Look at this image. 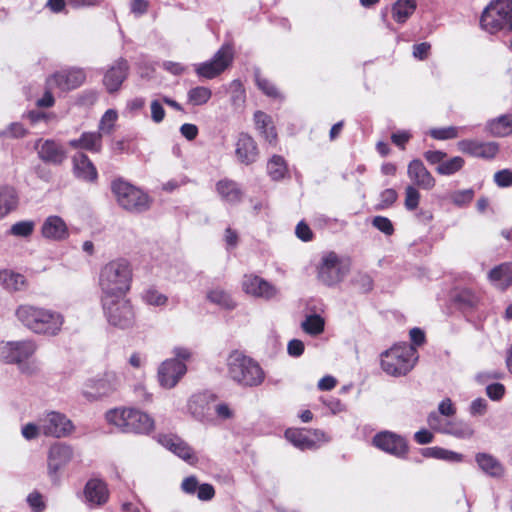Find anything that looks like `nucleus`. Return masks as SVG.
Returning a JSON list of instances; mask_svg holds the SVG:
<instances>
[{
    "label": "nucleus",
    "instance_id": "a878e982",
    "mask_svg": "<svg viewBox=\"0 0 512 512\" xmlns=\"http://www.w3.org/2000/svg\"><path fill=\"white\" fill-rule=\"evenodd\" d=\"M128 74V63L124 59L117 60L105 73L103 84L109 93L117 91Z\"/></svg>",
    "mask_w": 512,
    "mask_h": 512
},
{
    "label": "nucleus",
    "instance_id": "de8ad7c7",
    "mask_svg": "<svg viewBox=\"0 0 512 512\" xmlns=\"http://www.w3.org/2000/svg\"><path fill=\"white\" fill-rule=\"evenodd\" d=\"M441 416L442 415L436 411H433L428 415L427 423L432 430L446 434V427L448 426L449 420L442 419Z\"/></svg>",
    "mask_w": 512,
    "mask_h": 512
},
{
    "label": "nucleus",
    "instance_id": "6e6d98bb",
    "mask_svg": "<svg viewBox=\"0 0 512 512\" xmlns=\"http://www.w3.org/2000/svg\"><path fill=\"white\" fill-rule=\"evenodd\" d=\"M487 396L493 401H499L505 394V387L501 383H493L486 387Z\"/></svg>",
    "mask_w": 512,
    "mask_h": 512
},
{
    "label": "nucleus",
    "instance_id": "f704fd0d",
    "mask_svg": "<svg viewBox=\"0 0 512 512\" xmlns=\"http://www.w3.org/2000/svg\"><path fill=\"white\" fill-rule=\"evenodd\" d=\"M18 203V197L14 189L0 188V219L13 211Z\"/></svg>",
    "mask_w": 512,
    "mask_h": 512
},
{
    "label": "nucleus",
    "instance_id": "f03ea898",
    "mask_svg": "<svg viewBox=\"0 0 512 512\" xmlns=\"http://www.w3.org/2000/svg\"><path fill=\"white\" fill-rule=\"evenodd\" d=\"M133 278L131 264L124 258L106 263L99 273V286L102 298L126 296Z\"/></svg>",
    "mask_w": 512,
    "mask_h": 512
},
{
    "label": "nucleus",
    "instance_id": "20e7f679",
    "mask_svg": "<svg viewBox=\"0 0 512 512\" xmlns=\"http://www.w3.org/2000/svg\"><path fill=\"white\" fill-rule=\"evenodd\" d=\"M229 377L243 386H258L265 378L264 371L253 359L234 351L227 358Z\"/></svg>",
    "mask_w": 512,
    "mask_h": 512
},
{
    "label": "nucleus",
    "instance_id": "a211bd4d",
    "mask_svg": "<svg viewBox=\"0 0 512 512\" xmlns=\"http://www.w3.org/2000/svg\"><path fill=\"white\" fill-rule=\"evenodd\" d=\"M242 287L245 293L265 300H271L279 293V289L276 286L253 274L244 276Z\"/></svg>",
    "mask_w": 512,
    "mask_h": 512
},
{
    "label": "nucleus",
    "instance_id": "2f4dec72",
    "mask_svg": "<svg viewBox=\"0 0 512 512\" xmlns=\"http://www.w3.org/2000/svg\"><path fill=\"white\" fill-rule=\"evenodd\" d=\"M417 8L416 0H397L392 6V17L398 23H405Z\"/></svg>",
    "mask_w": 512,
    "mask_h": 512
},
{
    "label": "nucleus",
    "instance_id": "1a4fd4ad",
    "mask_svg": "<svg viewBox=\"0 0 512 512\" xmlns=\"http://www.w3.org/2000/svg\"><path fill=\"white\" fill-rule=\"evenodd\" d=\"M104 316L109 325L118 329L132 328L136 322V312L126 296L102 298Z\"/></svg>",
    "mask_w": 512,
    "mask_h": 512
},
{
    "label": "nucleus",
    "instance_id": "6e6552de",
    "mask_svg": "<svg viewBox=\"0 0 512 512\" xmlns=\"http://www.w3.org/2000/svg\"><path fill=\"white\" fill-rule=\"evenodd\" d=\"M36 349L37 346L32 340L2 341L0 342V361L6 364H17L22 372L32 374L38 366L34 361L30 364L24 362L33 356Z\"/></svg>",
    "mask_w": 512,
    "mask_h": 512
},
{
    "label": "nucleus",
    "instance_id": "f257e3e1",
    "mask_svg": "<svg viewBox=\"0 0 512 512\" xmlns=\"http://www.w3.org/2000/svg\"><path fill=\"white\" fill-rule=\"evenodd\" d=\"M17 320L36 334L57 335L63 325V316L51 309L21 304L15 310Z\"/></svg>",
    "mask_w": 512,
    "mask_h": 512
},
{
    "label": "nucleus",
    "instance_id": "603ef678",
    "mask_svg": "<svg viewBox=\"0 0 512 512\" xmlns=\"http://www.w3.org/2000/svg\"><path fill=\"white\" fill-rule=\"evenodd\" d=\"M26 133L27 131L22 124L14 122L7 128L0 130V138H22Z\"/></svg>",
    "mask_w": 512,
    "mask_h": 512
},
{
    "label": "nucleus",
    "instance_id": "5fc2aeb1",
    "mask_svg": "<svg viewBox=\"0 0 512 512\" xmlns=\"http://www.w3.org/2000/svg\"><path fill=\"white\" fill-rule=\"evenodd\" d=\"M494 182L499 187H510L512 186V171L509 169H503L494 174Z\"/></svg>",
    "mask_w": 512,
    "mask_h": 512
},
{
    "label": "nucleus",
    "instance_id": "5701e85b",
    "mask_svg": "<svg viewBox=\"0 0 512 512\" xmlns=\"http://www.w3.org/2000/svg\"><path fill=\"white\" fill-rule=\"evenodd\" d=\"M235 155L237 160L245 165L254 163L259 155L258 147L254 139L246 134H239L235 143Z\"/></svg>",
    "mask_w": 512,
    "mask_h": 512
},
{
    "label": "nucleus",
    "instance_id": "a19ab883",
    "mask_svg": "<svg viewBox=\"0 0 512 512\" xmlns=\"http://www.w3.org/2000/svg\"><path fill=\"white\" fill-rule=\"evenodd\" d=\"M189 412L199 421L206 418L209 405L202 396H193L188 403Z\"/></svg>",
    "mask_w": 512,
    "mask_h": 512
},
{
    "label": "nucleus",
    "instance_id": "8fccbe9b",
    "mask_svg": "<svg viewBox=\"0 0 512 512\" xmlns=\"http://www.w3.org/2000/svg\"><path fill=\"white\" fill-rule=\"evenodd\" d=\"M256 84L258 88L267 96L272 98L280 97V93L277 88L268 79L262 77L260 74H256Z\"/></svg>",
    "mask_w": 512,
    "mask_h": 512
},
{
    "label": "nucleus",
    "instance_id": "4be33fe9",
    "mask_svg": "<svg viewBox=\"0 0 512 512\" xmlns=\"http://www.w3.org/2000/svg\"><path fill=\"white\" fill-rule=\"evenodd\" d=\"M407 175L414 187L431 190L436 184L435 178L427 170L421 160L415 159L408 164Z\"/></svg>",
    "mask_w": 512,
    "mask_h": 512
},
{
    "label": "nucleus",
    "instance_id": "4d7b16f0",
    "mask_svg": "<svg viewBox=\"0 0 512 512\" xmlns=\"http://www.w3.org/2000/svg\"><path fill=\"white\" fill-rule=\"evenodd\" d=\"M21 433L26 440H33L37 438L39 434L42 433L40 423L38 425L34 423H27L22 427Z\"/></svg>",
    "mask_w": 512,
    "mask_h": 512
},
{
    "label": "nucleus",
    "instance_id": "ea45409f",
    "mask_svg": "<svg viewBox=\"0 0 512 512\" xmlns=\"http://www.w3.org/2000/svg\"><path fill=\"white\" fill-rule=\"evenodd\" d=\"M325 321L318 314L308 315L301 323L302 329L309 335L316 336L324 331Z\"/></svg>",
    "mask_w": 512,
    "mask_h": 512
},
{
    "label": "nucleus",
    "instance_id": "09e8293b",
    "mask_svg": "<svg viewBox=\"0 0 512 512\" xmlns=\"http://www.w3.org/2000/svg\"><path fill=\"white\" fill-rule=\"evenodd\" d=\"M474 191L472 189L458 190L450 193L449 199L452 203L458 206H463L472 201Z\"/></svg>",
    "mask_w": 512,
    "mask_h": 512
},
{
    "label": "nucleus",
    "instance_id": "052dcab7",
    "mask_svg": "<svg viewBox=\"0 0 512 512\" xmlns=\"http://www.w3.org/2000/svg\"><path fill=\"white\" fill-rule=\"evenodd\" d=\"M254 119H255L256 128L259 131H262V130L266 129V127L273 125L271 117L262 111H257L254 114Z\"/></svg>",
    "mask_w": 512,
    "mask_h": 512
},
{
    "label": "nucleus",
    "instance_id": "49530a36",
    "mask_svg": "<svg viewBox=\"0 0 512 512\" xmlns=\"http://www.w3.org/2000/svg\"><path fill=\"white\" fill-rule=\"evenodd\" d=\"M42 235L51 240H61L68 236L67 226H42Z\"/></svg>",
    "mask_w": 512,
    "mask_h": 512
},
{
    "label": "nucleus",
    "instance_id": "bb28decb",
    "mask_svg": "<svg viewBox=\"0 0 512 512\" xmlns=\"http://www.w3.org/2000/svg\"><path fill=\"white\" fill-rule=\"evenodd\" d=\"M216 192L219 197L230 204H236L242 200L243 192L233 180L222 179L216 183Z\"/></svg>",
    "mask_w": 512,
    "mask_h": 512
},
{
    "label": "nucleus",
    "instance_id": "3c124183",
    "mask_svg": "<svg viewBox=\"0 0 512 512\" xmlns=\"http://www.w3.org/2000/svg\"><path fill=\"white\" fill-rule=\"evenodd\" d=\"M429 134L437 140L454 139L458 136V128L454 126L434 128L429 131Z\"/></svg>",
    "mask_w": 512,
    "mask_h": 512
},
{
    "label": "nucleus",
    "instance_id": "c03bdc74",
    "mask_svg": "<svg viewBox=\"0 0 512 512\" xmlns=\"http://www.w3.org/2000/svg\"><path fill=\"white\" fill-rule=\"evenodd\" d=\"M456 301L463 308H472L478 303L479 298L472 290L462 289L458 292Z\"/></svg>",
    "mask_w": 512,
    "mask_h": 512
},
{
    "label": "nucleus",
    "instance_id": "4c0bfd02",
    "mask_svg": "<svg viewBox=\"0 0 512 512\" xmlns=\"http://www.w3.org/2000/svg\"><path fill=\"white\" fill-rule=\"evenodd\" d=\"M446 430V434L463 439L471 438L474 435L472 426L463 420H449Z\"/></svg>",
    "mask_w": 512,
    "mask_h": 512
},
{
    "label": "nucleus",
    "instance_id": "13d9d810",
    "mask_svg": "<svg viewBox=\"0 0 512 512\" xmlns=\"http://www.w3.org/2000/svg\"><path fill=\"white\" fill-rule=\"evenodd\" d=\"M487 410V401L483 398H477L472 401L469 412L473 416L484 415Z\"/></svg>",
    "mask_w": 512,
    "mask_h": 512
},
{
    "label": "nucleus",
    "instance_id": "39448f33",
    "mask_svg": "<svg viewBox=\"0 0 512 512\" xmlns=\"http://www.w3.org/2000/svg\"><path fill=\"white\" fill-rule=\"evenodd\" d=\"M417 360L416 348L402 343L381 353V368L388 375L403 376L412 370Z\"/></svg>",
    "mask_w": 512,
    "mask_h": 512
},
{
    "label": "nucleus",
    "instance_id": "cd10ccee",
    "mask_svg": "<svg viewBox=\"0 0 512 512\" xmlns=\"http://www.w3.org/2000/svg\"><path fill=\"white\" fill-rule=\"evenodd\" d=\"M74 149H84L92 153H99L102 149V134L100 132H84L78 139L69 141Z\"/></svg>",
    "mask_w": 512,
    "mask_h": 512
},
{
    "label": "nucleus",
    "instance_id": "4468645a",
    "mask_svg": "<svg viewBox=\"0 0 512 512\" xmlns=\"http://www.w3.org/2000/svg\"><path fill=\"white\" fill-rule=\"evenodd\" d=\"M40 428L45 436L63 438L70 435L74 426L64 414L50 411L39 418Z\"/></svg>",
    "mask_w": 512,
    "mask_h": 512
},
{
    "label": "nucleus",
    "instance_id": "774afa93",
    "mask_svg": "<svg viewBox=\"0 0 512 512\" xmlns=\"http://www.w3.org/2000/svg\"><path fill=\"white\" fill-rule=\"evenodd\" d=\"M180 133L187 140L192 141L198 135V127L195 124L185 123L180 127Z\"/></svg>",
    "mask_w": 512,
    "mask_h": 512
},
{
    "label": "nucleus",
    "instance_id": "f3484780",
    "mask_svg": "<svg viewBox=\"0 0 512 512\" xmlns=\"http://www.w3.org/2000/svg\"><path fill=\"white\" fill-rule=\"evenodd\" d=\"M186 371L185 363L175 359H167L158 368V382L161 387L171 389L177 385Z\"/></svg>",
    "mask_w": 512,
    "mask_h": 512
},
{
    "label": "nucleus",
    "instance_id": "e433bc0d",
    "mask_svg": "<svg viewBox=\"0 0 512 512\" xmlns=\"http://www.w3.org/2000/svg\"><path fill=\"white\" fill-rule=\"evenodd\" d=\"M207 299L223 309H233L236 304L231 295L222 288H214L207 294Z\"/></svg>",
    "mask_w": 512,
    "mask_h": 512
},
{
    "label": "nucleus",
    "instance_id": "b1692460",
    "mask_svg": "<svg viewBox=\"0 0 512 512\" xmlns=\"http://www.w3.org/2000/svg\"><path fill=\"white\" fill-rule=\"evenodd\" d=\"M458 148L463 153L484 159L494 158L499 150L495 142H480L476 140H462L458 143Z\"/></svg>",
    "mask_w": 512,
    "mask_h": 512
},
{
    "label": "nucleus",
    "instance_id": "f8f14e48",
    "mask_svg": "<svg viewBox=\"0 0 512 512\" xmlns=\"http://www.w3.org/2000/svg\"><path fill=\"white\" fill-rule=\"evenodd\" d=\"M233 61V49L230 45H223L211 60L195 65V72L199 77L213 79L220 75Z\"/></svg>",
    "mask_w": 512,
    "mask_h": 512
},
{
    "label": "nucleus",
    "instance_id": "37998d69",
    "mask_svg": "<svg viewBox=\"0 0 512 512\" xmlns=\"http://www.w3.org/2000/svg\"><path fill=\"white\" fill-rule=\"evenodd\" d=\"M117 117H118V114L115 110H113V109L107 110L100 120V123L98 126V128H99L98 132H100L102 135L110 134L113 130V127L115 125Z\"/></svg>",
    "mask_w": 512,
    "mask_h": 512
},
{
    "label": "nucleus",
    "instance_id": "72a5a7b5",
    "mask_svg": "<svg viewBox=\"0 0 512 512\" xmlns=\"http://www.w3.org/2000/svg\"><path fill=\"white\" fill-rule=\"evenodd\" d=\"M489 132L496 137H505L512 133V114L501 115L487 123Z\"/></svg>",
    "mask_w": 512,
    "mask_h": 512
},
{
    "label": "nucleus",
    "instance_id": "a18cd8bd",
    "mask_svg": "<svg viewBox=\"0 0 512 512\" xmlns=\"http://www.w3.org/2000/svg\"><path fill=\"white\" fill-rule=\"evenodd\" d=\"M143 301L151 306H164L166 305L168 298L166 295L158 292L155 289H148L142 295Z\"/></svg>",
    "mask_w": 512,
    "mask_h": 512
},
{
    "label": "nucleus",
    "instance_id": "2eb2a0df",
    "mask_svg": "<svg viewBox=\"0 0 512 512\" xmlns=\"http://www.w3.org/2000/svg\"><path fill=\"white\" fill-rule=\"evenodd\" d=\"M86 80V74L83 69L72 68L59 71L46 80L49 89L58 88L61 91H69L78 88Z\"/></svg>",
    "mask_w": 512,
    "mask_h": 512
},
{
    "label": "nucleus",
    "instance_id": "412c9836",
    "mask_svg": "<svg viewBox=\"0 0 512 512\" xmlns=\"http://www.w3.org/2000/svg\"><path fill=\"white\" fill-rule=\"evenodd\" d=\"M285 437L290 443L301 450L315 449L317 442L327 441L325 433L320 430L309 433L299 429H288L285 432Z\"/></svg>",
    "mask_w": 512,
    "mask_h": 512
},
{
    "label": "nucleus",
    "instance_id": "7ed1b4c3",
    "mask_svg": "<svg viewBox=\"0 0 512 512\" xmlns=\"http://www.w3.org/2000/svg\"><path fill=\"white\" fill-rule=\"evenodd\" d=\"M105 420L125 433L148 434L154 429V419L149 414L131 407L110 409Z\"/></svg>",
    "mask_w": 512,
    "mask_h": 512
},
{
    "label": "nucleus",
    "instance_id": "c9c22d12",
    "mask_svg": "<svg viewBox=\"0 0 512 512\" xmlns=\"http://www.w3.org/2000/svg\"><path fill=\"white\" fill-rule=\"evenodd\" d=\"M267 172L274 181L283 179L288 173L284 158L279 155L272 156L267 163Z\"/></svg>",
    "mask_w": 512,
    "mask_h": 512
},
{
    "label": "nucleus",
    "instance_id": "0e129e2a",
    "mask_svg": "<svg viewBox=\"0 0 512 512\" xmlns=\"http://www.w3.org/2000/svg\"><path fill=\"white\" fill-rule=\"evenodd\" d=\"M148 0H131L130 10L136 16L144 15L148 11Z\"/></svg>",
    "mask_w": 512,
    "mask_h": 512
},
{
    "label": "nucleus",
    "instance_id": "6ab92c4d",
    "mask_svg": "<svg viewBox=\"0 0 512 512\" xmlns=\"http://www.w3.org/2000/svg\"><path fill=\"white\" fill-rule=\"evenodd\" d=\"M84 502L90 508L103 506L109 499V489L107 484L98 478H92L87 481L83 490Z\"/></svg>",
    "mask_w": 512,
    "mask_h": 512
},
{
    "label": "nucleus",
    "instance_id": "c756f323",
    "mask_svg": "<svg viewBox=\"0 0 512 512\" xmlns=\"http://www.w3.org/2000/svg\"><path fill=\"white\" fill-rule=\"evenodd\" d=\"M488 276L495 287L502 290L506 289L512 284V263L507 262L500 264L493 268Z\"/></svg>",
    "mask_w": 512,
    "mask_h": 512
},
{
    "label": "nucleus",
    "instance_id": "9d476101",
    "mask_svg": "<svg viewBox=\"0 0 512 512\" xmlns=\"http://www.w3.org/2000/svg\"><path fill=\"white\" fill-rule=\"evenodd\" d=\"M350 259L330 251L323 253L317 267L318 279L327 286H332L344 279L350 271Z\"/></svg>",
    "mask_w": 512,
    "mask_h": 512
},
{
    "label": "nucleus",
    "instance_id": "c85d7f7f",
    "mask_svg": "<svg viewBox=\"0 0 512 512\" xmlns=\"http://www.w3.org/2000/svg\"><path fill=\"white\" fill-rule=\"evenodd\" d=\"M74 172L78 178L85 181H94L97 178V170L91 160L84 153H76L73 156Z\"/></svg>",
    "mask_w": 512,
    "mask_h": 512
},
{
    "label": "nucleus",
    "instance_id": "69168bd1",
    "mask_svg": "<svg viewBox=\"0 0 512 512\" xmlns=\"http://www.w3.org/2000/svg\"><path fill=\"white\" fill-rule=\"evenodd\" d=\"M199 483L196 477L189 476L182 481V490L187 494H194L198 491Z\"/></svg>",
    "mask_w": 512,
    "mask_h": 512
},
{
    "label": "nucleus",
    "instance_id": "ddd939ff",
    "mask_svg": "<svg viewBox=\"0 0 512 512\" xmlns=\"http://www.w3.org/2000/svg\"><path fill=\"white\" fill-rule=\"evenodd\" d=\"M73 449L65 443L53 444L47 454V473L53 483L59 481V472L73 459Z\"/></svg>",
    "mask_w": 512,
    "mask_h": 512
},
{
    "label": "nucleus",
    "instance_id": "dca6fc26",
    "mask_svg": "<svg viewBox=\"0 0 512 512\" xmlns=\"http://www.w3.org/2000/svg\"><path fill=\"white\" fill-rule=\"evenodd\" d=\"M373 444L378 449L395 457L403 458L408 452L406 440L390 431H383L373 437Z\"/></svg>",
    "mask_w": 512,
    "mask_h": 512
},
{
    "label": "nucleus",
    "instance_id": "0eeeda50",
    "mask_svg": "<svg viewBox=\"0 0 512 512\" xmlns=\"http://www.w3.org/2000/svg\"><path fill=\"white\" fill-rule=\"evenodd\" d=\"M481 28L490 34L512 31V0H492L483 10Z\"/></svg>",
    "mask_w": 512,
    "mask_h": 512
},
{
    "label": "nucleus",
    "instance_id": "9b49d317",
    "mask_svg": "<svg viewBox=\"0 0 512 512\" xmlns=\"http://www.w3.org/2000/svg\"><path fill=\"white\" fill-rule=\"evenodd\" d=\"M120 382L115 372H106L100 378L88 380L82 388V395L88 401H96L115 392Z\"/></svg>",
    "mask_w": 512,
    "mask_h": 512
},
{
    "label": "nucleus",
    "instance_id": "338daca9",
    "mask_svg": "<svg viewBox=\"0 0 512 512\" xmlns=\"http://www.w3.org/2000/svg\"><path fill=\"white\" fill-rule=\"evenodd\" d=\"M165 117L163 106L157 100L151 103V118L155 123H160Z\"/></svg>",
    "mask_w": 512,
    "mask_h": 512
},
{
    "label": "nucleus",
    "instance_id": "bf43d9fd",
    "mask_svg": "<svg viewBox=\"0 0 512 512\" xmlns=\"http://www.w3.org/2000/svg\"><path fill=\"white\" fill-rule=\"evenodd\" d=\"M445 417H451L456 413V408L450 398H445L438 405V412Z\"/></svg>",
    "mask_w": 512,
    "mask_h": 512
},
{
    "label": "nucleus",
    "instance_id": "7c9ffc66",
    "mask_svg": "<svg viewBox=\"0 0 512 512\" xmlns=\"http://www.w3.org/2000/svg\"><path fill=\"white\" fill-rule=\"evenodd\" d=\"M475 461L484 473L492 477H500L504 473L502 464L491 454L477 453Z\"/></svg>",
    "mask_w": 512,
    "mask_h": 512
},
{
    "label": "nucleus",
    "instance_id": "79ce46f5",
    "mask_svg": "<svg viewBox=\"0 0 512 512\" xmlns=\"http://www.w3.org/2000/svg\"><path fill=\"white\" fill-rule=\"evenodd\" d=\"M464 165L463 158L456 156L447 161H442L437 167V172L441 175H452L459 171Z\"/></svg>",
    "mask_w": 512,
    "mask_h": 512
},
{
    "label": "nucleus",
    "instance_id": "e2e57ef3",
    "mask_svg": "<svg viewBox=\"0 0 512 512\" xmlns=\"http://www.w3.org/2000/svg\"><path fill=\"white\" fill-rule=\"evenodd\" d=\"M288 354L292 357H299L304 352V343L299 339H292L287 345Z\"/></svg>",
    "mask_w": 512,
    "mask_h": 512
},
{
    "label": "nucleus",
    "instance_id": "423d86ee",
    "mask_svg": "<svg viewBox=\"0 0 512 512\" xmlns=\"http://www.w3.org/2000/svg\"><path fill=\"white\" fill-rule=\"evenodd\" d=\"M111 192L119 206L130 212H144L152 204L146 192L121 178L111 182Z\"/></svg>",
    "mask_w": 512,
    "mask_h": 512
},
{
    "label": "nucleus",
    "instance_id": "58836bf2",
    "mask_svg": "<svg viewBox=\"0 0 512 512\" xmlns=\"http://www.w3.org/2000/svg\"><path fill=\"white\" fill-rule=\"evenodd\" d=\"M212 97V91L205 86H196L187 92V101L193 106H202L208 103Z\"/></svg>",
    "mask_w": 512,
    "mask_h": 512
},
{
    "label": "nucleus",
    "instance_id": "473e14b6",
    "mask_svg": "<svg viewBox=\"0 0 512 512\" xmlns=\"http://www.w3.org/2000/svg\"><path fill=\"white\" fill-rule=\"evenodd\" d=\"M0 284L8 291H20L26 287V278L12 270L0 271Z\"/></svg>",
    "mask_w": 512,
    "mask_h": 512
},
{
    "label": "nucleus",
    "instance_id": "864d4df0",
    "mask_svg": "<svg viewBox=\"0 0 512 512\" xmlns=\"http://www.w3.org/2000/svg\"><path fill=\"white\" fill-rule=\"evenodd\" d=\"M420 200V193L413 185H408L405 189V207L408 210L417 208Z\"/></svg>",
    "mask_w": 512,
    "mask_h": 512
},
{
    "label": "nucleus",
    "instance_id": "aec40b11",
    "mask_svg": "<svg viewBox=\"0 0 512 512\" xmlns=\"http://www.w3.org/2000/svg\"><path fill=\"white\" fill-rule=\"evenodd\" d=\"M34 148L37 150L39 158L46 163L60 165L67 158L65 149L54 140L39 139L35 142Z\"/></svg>",
    "mask_w": 512,
    "mask_h": 512
},
{
    "label": "nucleus",
    "instance_id": "680f3d73",
    "mask_svg": "<svg viewBox=\"0 0 512 512\" xmlns=\"http://www.w3.org/2000/svg\"><path fill=\"white\" fill-rule=\"evenodd\" d=\"M215 495L214 487L211 484H201L197 491V497L201 501H209Z\"/></svg>",
    "mask_w": 512,
    "mask_h": 512
},
{
    "label": "nucleus",
    "instance_id": "393cba45",
    "mask_svg": "<svg viewBox=\"0 0 512 512\" xmlns=\"http://www.w3.org/2000/svg\"><path fill=\"white\" fill-rule=\"evenodd\" d=\"M158 441L163 447L190 464L197 460L188 444L176 435H161Z\"/></svg>",
    "mask_w": 512,
    "mask_h": 512
}]
</instances>
